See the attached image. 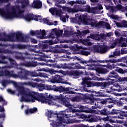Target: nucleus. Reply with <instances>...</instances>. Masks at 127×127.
Masks as SVG:
<instances>
[{"mask_svg":"<svg viewBox=\"0 0 127 127\" xmlns=\"http://www.w3.org/2000/svg\"><path fill=\"white\" fill-rule=\"evenodd\" d=\"M72 102H78L79 101V97L75 96L71 98Z\"/></svg>","mask_w":127,"mask_h":127,"instance_id":"nucleus-47","label":"nucleus"},{"mask_svg":"<svg viewBox=\"0 0 127 127\" xmlns=\"http://www.w3.org/2000/svg\"><path fill=\"white\" fill-rule=\"evenodd\" d=\"M0 102H3V103H4L3 106H5V105H6V102H5L1 96H0Z\"/></svg>","mask_w":127,"mask_h":127,"instance_id":"nucleus-56","label":"nucleus"},{"mask_svg":"<svg viewBox=\"0 0 127 127\" xmlns=\"http://www.w3.org/2000/svg\"><path fill=\"white\" fill-rule=\"evenodd\" d=\"M116 79H117L119 82H124V81H127V77H121L117 75V77Z\"/></svg>","mask_w":127,"mask_h":127,"instance_id":"nucleus-37","label":"nucleus"},{"mask_svg":"<svg viewBox=\"0 0 127 127\" xmlns=\"http://www.w3.org/2000/svg\"><path fill=\"white\" fill-rule=\"evenodd\" d=\"M7 92H8V93H9V94H11V95H14L15 93V91L11 90V89H7Z\"/></svg>","mask_w":127,"mask_h":127,"instance_id":"nucleus-57","label":"nucleus"},{"mask_svg":"<svg viewBox=\"0 0 127 127\" xmlns=\"http://www.w3.org/2000/svg\"><path fill=\"white\" fill-rule=\"evenodd\" d=\"M61 19L63 22H66V17L65 16H62Z\"/></svg>","mask_w":127,"mask_h":127,"instance_id":"nucleus-63","label":"nucleus"},{"mask_svg":"<svg viewBox=\"0 0 127 127\" xmlns=\"http://www.w3.org/2000/svg\"><path fill=\"white\" fill-rule=\"evenodd\" d=\"M23 18L26 21H31V20L38 21V20H41L42 19V17L40 15H34L33 14H28L25 15Z\"/></svg>","mask_w":127,"mask_h":127,"instance_id":"nucleus-11","label":"nucleus"},{"mask_svg":"<svg viewBox=\"0 0 127 127\" xmlns=\"http://www.w3.org/2000/svg\"><path fill=\"white\" fill-rule=\"evenodd\" d=\"M65 10L70 13H75L76 12H78L80 11V9H79V5H75L73 8H71L69 7H66Z\"/></svg>","mask_w":127,"mask_h":127,"instance_id":"nucleus-16","label":"nucleus"},{"mask_svg":"<svg viewBox=\"0 0 127 127\" xmlns=\"http://www.w3.org/2000/svg\"><path fill=\"white\" fill-rule=\"evenodd\" d=\"M92 78L87 77L82 78V85H84L83 89H84L86 92L88 93H94L95 94H100L99 91H91L90 90H88L86 88H89L90 87H94L97 86V87H102V88H106L107 86L110 85V82H95L94 81H91Z\"/></svg>","mask_w":127,"mask_h":127,"instance_id":"nucleus-7","label":"nucleus"},{"mask_svg":"<svg viewBox=\"0 0 127 127\" xmlns=\"http://www.w3.org/2000/svg\"><path fill=\"white\" fill-rule=\"evenodd\" d=\"M55 91L56 92H60L61 93V92H64V91H65V88L62 86L57 87L56 85H55Z\"/></svg>","mask_w":127,"mask_h":127,"instance_id":"nucleus-32","label":"nucleus"},{"mask_svg":"<svg viewBox=\"0 0 127 127\" xmlns=\"http://www.w3.org/2000/svg\"><path fill=\"white\" fill-rule=\"evenodd\" d=\"M125 114H126V112L124 111H121L120 112V116H118V119H120L121 120H124V117H127V115H125Z\"/></svg>","mask_w":127,"mask_h":127,"instance_id":"nucleus-36","label":"nucleus"},{"mask_svg":"<svg viewBox=\"0 0 127 127\" xmlns=\"http://www.w3.org/2000/svg\"><path fill=\"white\" fill-rule=\"evenodd\" d=\"M86 1L84 0H76L75 3L78 4H86Z\"/></svg>","mask_w":127,"mask_h":127,"instance_id":"nucleus-40","label":"nucleus"},{"mask_svg":"<svg viewBox=\"0 0 127 127\" xmlns=\"http://www.w3.org/2000/svg\"><path fill=\"white\" fill-rule=\"evenodd\" d=\"M121 55V52L120 51V50H116V51L113 52V55L109 56V58H112L113 57H116V56H120Z\"/></svg>","mask_w":127,"mask_h":127,"instance_id":"nucleus-30","label":"nucleus"},{"mask_svg":"<svg viewBox=\"0 0 127 127\" xmlns=\"http://www.w3.org/2000/svg\"><path fill=\"white\" fill-rule=\"evenodd\" d=\"M69 123H73V122L71 121H67L63 123H61L60 121H59L58 119H57L56 122H53L51 124V125L53 127H64L66 124H68Z\"/></svg>","mask_w":127,"mask_h":127,"instance_id":"nucleus-14","label":"nucleus"},{"mask_svg":"<svg viewBox=\"0 0 127 127\" xmlns=\"http://www.w3.org/2000/svg\"><path fill=\"white\" fill-rule=\"evenodd\" d=\"M31 35H36L37 38H40V39H46V38H52L54 39L57 37V40L55 42V43H58L59 42V37L62 35L63 33V30H59L57 28L53 29L50 34L46 36V32L44 30H37L35 31L31 30L30 32Z\"/></svg>","mask_w":127,"mask_h":127,"instance_id":"nucleus-4","label":"nucleus"},{"mask_svg":"<svg viewBox=\"0 0 127 127\" xmlns=\"http://www.w3.org/2000/svg\"><path fill=\"white\" fill-rule=\"evenodd\" d=\"M7 61H10V64L12 66H4L3 68H17V69H21L20 72L17 74H14L13 71H5L1 72L0 70L1 67H0V77L4 76V77H13V78H19L20 80H28V74H30L32 77H37V73L35 71H27L24 69H21V66H25V67H36L37 66V63L36 62H26L24 64H16V63L14 60L9 59L7 57L4 56L3 55H0V64H7Z\"/></svg>","mask_w":127,"mask_h":127,"instance_id":"nucleus-2","label":"nucleus"},{"mask_svg":"<svg viewBox=\"0 0 127 127\" xmlns=\"http://www.w3.org/2000/svg\"><path fill=\"white\" fill-rule=\"evenodd\" d=\"M109 122L110 123H112L113 124H116L117 123L118 124H122L123 121H118L117 120H115L112 118H109Z\"/></svg>","mask_w":127,"mask_h":127,"instance_id":"nucleus-35","label":"nucleus"},{"mask_svg":"<svg viewBox=\"0 0 127 127\" xmlns=\"http://www.w3.org/2000/svg\"><path fill=\"white\" fill-rule=\"evenodd\" d=\"M94 50L98 53H106L108 51V47L107 46H96Z\"/></svg>","mask_w":127,"mask_h":127,"instance_id":"nucleus-15","label":"nucleus"},{"mask_svg":"<svg viewBox=\"0 0 127 127\" xmlns=\"http://www.w3.org/2000/svg\"><path fill=\"white\" fill-rule=\"evenodd\" d=\"M0 53H10V52L8 51V50H3L2 49H0Z\"/></svg>","mask_w":127,"mask_h":127,"instance_id":"nucleus-53","label":"nucleus"},{"mask_svg":"<svg viewBox=\"0 0 127 127\" xmlns=\"http://www.w3.org/2000/svg\"><path fill=\"white\" fill-rule=\"evenodd\" d=\"M121 46L123 47H127V39L126 38L121 37L120 39Z\"/></svg>","mask_w":127,"mask_h":127,"instance_id":"nucleus-28","label":"nucleus"},{"mask_svg":"<svg viewBox=\"0 0 127 127\" xmlns=\"http://www.w3.org/2000/svg\"><path fill=\"white\" fill-rule=\"evenodd\" d=\"M68 67V64H63V69H67Z\"/></svg>","mask_w":127,"mask_h":127,"instance_id":"nucleus-60","label":"nucleus"},{"mask_svg":"<svg viewBox=\"0 0 127 127\" xmlns=\"http://www.w3.org/2000/svg\"><path fill=\"white\" fill-rule=\"evenodd\" d=\"M110 90V91H108ZM127 90V87H124V86H120L119 84H115L111 87H109L107 89L108 93H112L113 91H117V92H121V91Z\"/></svg>","mask_w":127,"mask_h":127,"instance_id":"nucleus-12","label":"nucleus"},{"mask_svg":"<svg viewBox=\"0 0 127 127\" xmlns=\"http://www.w3.org/2000/svg\"><path fill=\"white\" fill-rule=\"evenodd\" d=\"M68 4H70L71 6H73L75 3H76L75 1L72 0V1H70L68 2Z\"/></svg>","mask_w":127,"mask_h":127,"instance_id":"nucleus-58","label":"nucleus"},{"mask_svg":"<svg viewBox=\"0 0 127 127\" xmlns=\"http://www.w3.org/2000/svg\"><path fill=\"white\" fill-rule=\"evenodd\" d=\"M81 53L83 55H85V56H88V55H90V52L86 51H82Z\"/></svg>","mask_w":127,"mask_h":127,"instance_id":"nucleus-51","label":"nucleus"},{"mask_svg":"<svg viewBox=\"0 0 127 127\" xmlns=\"http://www.w3.org/2000/svg\"><path fill=\"white\" fill-rule=\"evenodd\" d=\"M119 113V110L113 109L111 111V114L112 115H118Z\"/></svg>","mask_w":127,"mask_h":127,"instance_id":"nucleus-52","label":"nucleus"},{"mask_svg":"<svg viewBox=\"0 0 127 127\" xmlns=\"http://www.w3.org/2000/svg\"><path fill=\"white\" fill-rule=\"evenodd\" d=\"M5 110H4V108H3V106H0V112H5Z\"/></svg>","mask_w":127,"mask_h":127,"instance_id":"nucleus-64","label":"nucleus"},{"mask_svg":"<svg viewBox=\"0 0 127 127\" xmlns=\"http://www.w3.org/2000/svg\"><path fill=\"white\" fill-rule=\"evenodd\" d=\"M87 66H90V67H92L91 68V70H95L97 73L99 74H106V73H109V70L107 68H104L103 67H97L98 65L94 64H87Z\"/></svg>","mask_w":127,"mask_h":127,"instance_id":"nucleus-10","label":"nucleus"},{"mask_svg":"<svg viewBox=\"0 0 127 127\" xmlns=\"http://www.w3.org/2000/svg\"><path fill=\"white\" fill-rule=\"evenodd\" d=\"M85 118H87L88 120H91V122H97L98 120L100 119V117L97 116H94L93 117H91L89 116H85Z\"/></svg>","mask_w":127,"mask_h":127,"instance_id":"nucleus-24","label":"nucleus"},{"mask_svg":"<svg viewBox=\"0 0 127 127\" xmlns=\"http://www.w3.org/2000/svg\"><path fill=\"white\" fill-rule=\"evenodd\" d=\"M79 73L80 74H83V72L80 71V72H78L77 71H74L72 72V75H75V76H78L79 75Z\"/></svg>","mask_w":127,"mask_h":127,"instance_id":"nucleus-48","label":"nucleus"},{"mask_svg":"<svg viewBox=\"0 0 127 127\" xmlns=\"http://www.w3.org/2000/svg\"><path fill=\"white\" fill-rule=\"evenodd\" d=\"M10 83L14 84L15 88L17 90L18 92V96H21L20 102L34 103L35 101H38V102H40L42 104H48V105H50V106H57L56 102L58 100L64 105V106L68 108L69 112H75L74 108H75V107L71 105L67 101V100L70 99L69 97L70 95L63 94V95L61 94L60 96H56L54 98H45L41 94L34 91H30L27 88L24 89L23 87H19V86H30L33 88V87L36 86V84L33 82H20L19 84H17L16 82L8 80H3L1 84L3 87H5L6 85H8Z\"/></svg>","mask_w":127,"mask_h":127,"instance_id":"nucleus-1","label":"nucleus"},{"mask_svg":"<svg viewBox=\"0 0 127 127\" xmlns=\"http://www.w3.org/2000/svg\"><path fill=\"white\" fill-rule=\"evenodd\" d=\"M43 21L44 23L48 24V25H57L58 24V22L57 21H55L54 23L50 21L48 18H45L43 19Z\"/></svg>","mask_w":127,"mask_h":127,"instance_id":"nucleus-23","label":"nucleus"},{"mask_svg":"<svg viewBox=\"0 0 127 127\" xmlns=\"http://www.w3.org/2000/svg\"><path fill=\"white\" fill-rule=\"evenodd\" d=\"M8 1H12V0H0V3H6Z\"/></svg>","mask_w":127,"mask_h":127,"instance_id":"nucleus-50","label":"nucleus"},{"mask_svg":"<svg viewBox=\"0 0 127 127\" xmlns=\"http://www.w3.org/2000/svg\"><path fill=\"white\" fill-rule=\"evenodd\" d=\"M99 25H101L102 26L105 25V27L107 28V29H111V25H110V24L106 22H104V21L100 22L98 23Z\"/></svg>","mask_w":127,"mask_h":127,"instance_id":"nucleus-31","label":"nucleus"},{"mask_svg":"<svg viewBox=\"0 0 127 127\" xmlns=\"http://www.w3.org/2000/svg\"><path fill=\"white\" fill-rule=\"evenodd\" d=\"M54 1H55V5L56 6H58V7H61V5L58 4L57 3H65V0H54Z\"/></svg>","mask_w":127,"mask_h":127,"instance_id":"nucleus-34","label":"nucleus"},{"mask_svg":"<svg viewBox=\"0 0 127 127\" xmlns=\"http://www.w3.org/2000/svg\"><path fill=\"white\" fill-rule=\"evenodd\" d=\"M69 69H85V67L81 66V65L78 64L75 65L74 67H70Z\"/></svg>","mask_w":127,"mask_h":127,"instance_id":"nucleus-39","label":"nucleus"},{"mask_svg":"<svg viewBox=\"0 0 127 127\" xmlns=\"http://www.w3.org/2000/svg\"><path fill=\"white\" fill-rule=\"evenodd\" d=\"M37 112V108H34L30 109H27L25 111V115H29L30 114H33Z\"/></svg>","mask_w":127,"mask_h":127,"instance_id":"nucleus-26","label":"nucleus"},{"mask_svg":"<svg viewBox=\"0 0 127 127\" xmlns=\"http://www.w3.org/2000/svg\"><path fill=\"white\" fill-rule=\"evenodd\" d=\"M48 82H51V83H52L53 84H54V83H62V84H68L67 83H66V82H62V78H61V77H60V76L59 75H56L55 76H53L52 77V79L49 78L48 80Z\"/></svg>","mask_w":127,"mask_h":127,"instance_id":"nucleus-13","label":"nucleus"},{"mask_svg":"<svg viewBox=\"0 0 127 127\" xmlns=\"http://www.w3.org/2000/svg\"><path fill=\"white\" fill-rule=\"evenodd\" d=\"M37 71L38 72L39 71H43V72H48L49 71V69H47V68H40V69H38Z\"/></svg>","mask_w":127,"mask_h":127,"instance_id":"nucleus-46","label":"nucleus"},{"mask_svg":"<svg viewBox=\"0 0 127 127\" xmlns=\"http://www.w3.org/2000/svg\"><path fill=\"white\" fill-rule=\"evenodd\" d=\"M46 115L48 117V120L50 122H53V118L57 117V115L55 114L54 112L51 111V110H48L46 113Z\"/></svg>","mask_w":127,"mask_h":127,"instance_id":"nucleus-19","label":"nucleus"},{"mask_svg":"<svg viewBox=\"0 0 127 127\" xmlns=\"http://www.w3.org/2000/svg\"><path fill=\"white\" fill-rule=\"evenodd\" d=\"M94 63H97L99 62L100 63H118L119 61L116 59H112V60H105L103 61H98V60H95L94 61Z\"/></svg>","mask_w":127,"mask_h":127,"instance_id":"nucleus-20","label":"nucleus"},{"mask_svg":"<svg viewBox=\"0 0 127 127\" xmlns=\"http://www.w3.org/2000/svg\"><path fill=\"white\" fill-rule=\"evenodd\" d=\"M34 84H36V85L35 87H33V88H38L39 91L45 90V84H38L37 83H34Z\"/></svg>","mask_w":127,"mask_h":127,"instance_id":"nucleus-27","label":"nucleus"},{"mask_svg":"<svg viewBox=\"0 0 127 127\" xmlns=\"http://www.w3.org/2000/svg\"><path fill=\"white\" fill-rule=\"evenodd\" d=\"M4 118H5V114L4 113H2L1 115H0V119H2L1 123L0 124V127H3L2 126V122L4 121Z\"/></svg>","mask_w":127,"mask_h":127,"instance_id":"nucleus-38","label":"nucleus"},{"mask_svg":"<svg viewBox=\"0 0 127 127\" xmlns=\"http://www.w3.org/2000/svg\"><path fill=\"white\" fill-rule=\"evenodd\" d=\"M31 42L32 43L36 44L37 43V40H36L35 39H31Z\"/></svg>","mask_w":127,"mask_h":127,"instance_id":"nucleus-62","label":"nucleus"},{"mask_svg":"<svg viewBox=\"0 0 127 127\" xmlns=\"http://www.w3.org/2000/svg\"><path fill=\"white\" fill-rule=\"evenodd\" d=\"M48 72L52 75H53L54 74H55L56 73H59V71L58 70H55L54 69H51L49 70Z\"/></svg>","mask_w":127,"mask_h":127,"instance_id":"nucleus-43","label":"nucleus"},{"mask_svg":"<svg viewBox=\"0 0 127 127\" xmlns=\"http://www.w3.org/2000/svg\"><path fill=\"white\" fill-rule=\"evenodd\" d=\"M63 64H59L56 65V66L54 67V68H58V69H63Z\"/></svg>","mask_w":127,"mask_h":127,"instance_id":"nucleus-54","label":"nucleus"},{"mask_svg":"<svg viewBox=\"0 0 127 127\" xmlns=\"http://www.w3.org/2000/svg\"><path fill=\"white\" fill-rule=\"evenodd\" d=\"M45 90L48 91H55V85H49L47 84H45Z\"/></svg>","mask_w":127,"mask_h":127,"instance_id":"nucleus-29","label":"nucleus"},{"mask_svg":"<svg viewBox=\"0 0 127 127\" xmlns=\"http://www.w3.org/2000/svg\"><path fill=\"white\" fill-rule=\"evenodd\" d=\"M118 27H127V21H123L122 22H117L114 21Z\"/></svg>","mask_w":127,"mask_h":127,"instance_id":"nucleus-25","label":"nucleus"},{"mask_svg":"<svg viewBox=\"0 0 127 127\" xmlns=\"http://www.w3.org/2000/svg\"><path fill=\"white\" fill-rule=\"evenodd\" d=\"M28 0H19L15 3L16 6H12L8 3L5 8H0V15L3 19L11 20L17 17L19 14L22 13L24 10L23 8L28 5Z\"/></svg>","mask_w":127,"mask_h":127,"instance_id":"nucleus-3","label":"nucleus"},{"mask_svg":"<svg viewBox=\"0 0 127 127\" xmlns=\"http://www.w3.org/2000/svg\"><path fill=\"white\" fill-rule=\"evenodd\" d=\"M49 11L53 15H61L62 12L61 9L56 8H51L49 9Z\"/></svg>","mask_w":127,"mask_h":127,"instance_id":"nucleus-21","label":"nucleus"},{"mask_svg":"<svg viewBox=\"0 0 127 127\" xmlns=\"http://www.w3.org/2000/svg\"><path fill=\"white\" fill-rule=\"evenodd\" d=\"M110 116H108L107 117H105V118H103L101 119V120H102V121H104V122H109V120H110Z\"/></svg>","mask_w":127,"mask_h":127,"instance_id":"nucleus-55","label":"nucleus"},{"mask_svg":"<svg viewBox=\"0 0 127 127\" xmlns=\"http://www.w3.org/2000/svg\"><path fill=\"white\" fill-rule=\"evenodd\" d=\"M74 48H76L77 50H79V49H86L85 48H83L82 46H79L78 45H75L74 46Z\"/></svg>","mask_w":127,"mask_h":127,"instance_id":"nucleus-45","label":"nucleus"},{"mask_svg":"<svg viewBox=\"0 0 127 127\" xmlns=\"http://www.w3.org/2000/svg\"><path fill=\"white\" fill-rule=\"evenodd\" d=\"M15 48H18L19 49H21L22 48V46L20 45H14Z\"/></svg>","mask_w":127,"mask_h":127,"instance_id":"nucleus-59","label":"nucleus"},{"mask_svg":"<svg viewBox=\"0 0 127 127\" xmlns=\"http://www.w3.org/2000/svg\"><path fill=\"white\" fill-rule=\"evenodd\" d=\"M39 76L43 78H48V75L45 73H39Z\"/></svg>","mask_w":127,"mask_h":127,"instance_id":"nucleus-42","label":"nucleus"},{"mask_svg":"<svg viewBox=\"0 0 127 127\" xmlns=\"http://www.w3.org/2000/svg\"><path fill=\"white\" fill-rule=\"evenodd\" d=\"M107 109H103V110L100 111V115H103L104 116H107L108 115V113L107 112Z\"/></svg>","mask_w":127,"mask_h":127,"instance_id":"nucleus-44","label":"nucleus"},{"mask_svg":"<svg viewBox=\"0 0 127 127\" xmlns=\"http://www.w3.org/2000/svg\"><path fill=\"white\" fill-rule=\"evenodd\" d=\"M103 67H106L107 69H109V70H113V69H115L116 68V66H122L123 67H126V65L123 64H107V65H102Z\"/></svg>","mask_w":127,"mask_h":127,"instance_id":"nucleus-17","label":"nucleus"},{"mask_svg":"<svg viewBox=\"0 0 127 127\" xmlns=\"http://www.w3.org/2000/svg\"><path fill=\"white\" fill-rule=\"evenodd\" d=\"M32 80L33 81H35L36 82H42V80L40 78H35Z\"/></svg>","mask_w":127,"mask_h":127,"instance_id":"nucleus-61","label":"nucleus"},{"mask_svg":"<svg viewBox=\"0 0 127 127\" xmlns=\"http://www.w3.org/2000/svg\"><path fill=\"white\" fill-rule=\"evenodd\" d=\"M109 78H116L118 77V74L114 71H112L109 73L108 75Z\"/></svg>","mask_w":127,"mask_h":127,"instance_id":"nucleus-33","label":"nucleus"},{"mask_svg":"<svg viewBox=\"0 0 127 127\" xmlns=\"http://www.w3.org/2000/svg\"><path fill=\"white\" fill-rule=\"evenodd\" d=\"M68 112L67 110L65 111V114L63 113L62 114H59L57 115V120L60 121L61 123H65V122H67V121H70V122H72V123H68L66 124H74V123H80L81 122L80 120H76L75 119H70L68 118H70L71 117V115L68 114H66V113Z\"/></svg>","mask_w":127,"mask_h":127,"instance_id":"nucleus-9","label":"nucleus"},{"mask_svg":"<svg viewBox=\"0 0 127 127\" xmlns=\"http://www.w3.org/2000/svg\"><path fill=\"white\" fill-rule=\"evenodd\" d=\"M82 64H88V63H93L94 64V60H91L89 61H82L80 62Z\"/></svg>","mask_w":127,"mask_h":127,"instance_id":"nucleus-41","label":"nucleus"},{"mask_svg":"<svg viewBox=\"0 0 127 127\" xmlns=\"http://www.w3.org/2000/svg\"><path fill=\"white\" fill-rule=\"evenodd\" d=\"M82 37V33L80 31H77V35H76L74 38L76 41H79L84 45L87 46H91L93 45V43L90 42L91 39H94V40H101V39H104L105 38V35L104 34H100V35L97 34H91L90 36H89L87 38V40L80 39Z\"/></svg>","mask_w":127,"mask_h":127,"instance_id":"nucleus-6","label":"nucleus"},{"mask_svg":"<svg viewBox=\"0 0 127 127\" xmlns=\"http://www.w3.org/2000/svg\"><path fill=\"white\" fill-rule=\"evenodd\" d=\"M42 6V2L40 1L39 0H34V2H33L32 7L34 8H41Z\"/></svg>","mask_w":127,"mask_h":127,"instance_id":"nucleus-22","label":"nucleus"},{"mask_svg":"<svg viewBox=\"0 0 127 127\" xmlns=\"http://www.w3.org/2000/svg\"><path fill=\"white\" fill-rule=\"evenodd\" d=\"M92 113L95 114L96 115H101V111L93 110Z\"/></svg>","mask_w":127,"mask_h":127,"instance_id":"nucleus-49","label":"nucleus"},{"mask_svg":"<svg viewBox=\"0 0 127 127\" xmlns=\"http://www.w3.org/2000/svg\"><path fill=\"white\" fill-rule=\"evenodd\" d=\"M6 41L27 42L28 41V38L20 32L14 33L9 35L0 34V46H4V47L8 46V45H2V42H6Z\"/></svg>","mask_w":127,"mask_h":127,"instance_id":"nucleus-5","label":"nucleus"},{"mask_svg":"<svg viewBox=\"0 0 127 127\" xmlns=\"http://www.w3.org/2000/svg\"><path fill=\"white\" fill-rule=\"evenodd\" d=\"M76 17H78L79 22H82L85 25H91V26H97V23L92 20V17L88 16V14H85L82 16L79 14H75Z\"/></svg>","mask_w":127,"mask_h":127,"instance_id":"nucleus-8","label":"nucleus"},{"mask_svg":"<svg viewBox=\"0 0 127 127\" xmlns=\"http://www.w3.org/2000/svg\"><path fill=\"white\" fill-rule=\"evenodd\" d=\"M109 100H110V98H106L105 99H101L100 98H97L93 100L92 104L93 105L95 104V106H97V107H98V104H97V102H99V103H100L101 104H103V105H104V104H106L107 102H109Z\"/></svg>","mask_w":127,"mask_h":127,"instance_id":"nucleus-18","label":"nucleus"}]
</instances>
